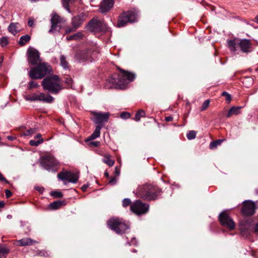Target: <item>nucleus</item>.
<instances>
[{
    "instance_id": "f257e3e1",
    "label": "nucleus",
    "mask_w": 258,
    "mask_h": 258,
    "mask_svg": "<svg viewBox=\"0 0 258 258\" xmlns=\"http://www.w3.org/2000/svg\"><path fill=\"white\" fill-rule=\"evenodd\" d=\"M162 190L158 186L151 184L140 185L137 190V197L147 201H156L161 198Z\"/></svg>"
},
{
    "instance_id": "f03ea898",
    "label": "nucleus",
    "mask_w": 258,
    "mask_h": 258,
    "mask_svg": "<svg viewBox=\"0 0 258 258\" xmlns=\"http://www.w3.org/2000/svg\"><path fill=\"white\" fill-rule=\"evenodd\" d=\"M117 69L119 73L114 74L108 81L114 87L121 89H124L130 82L135 80L136 75L134 73L126 71L119 67H117Z\"/></svg>"
},
{
    "instance_id": "7ed1b4c3",
    "label": "nucleus",
    "mask_w": 258,
    "mask_h": 258,
    "mask_svg": "<svg viewBox=\"0 0 258 258\" xmlns=\"http://www.w3.org/2000/svg\"><path fill=\"white\" fill-rule=\"evenodd\" d=\"M41 84L44 90L48 91L53 94H57L62 89L60 80L56 75L44 78L42 81Z\"/></svg>"
},
{
    "instance_id": "20e7f679",
    "label": "nucleus",
    "mask_w": 258,
    "mask_h": 258,
    "mask_svg": "<svg viewBox=\"0 0 258 258\" xmlns=\"http://www.w3.org/2000/svg\"><path fill=\"white\" fill-rule=\"evenodd\" d=\"M107 224L109 229L118 234L125 233L130 228L128 222H126L123 219L119 218H111L107 221Z\"/></svg>"
},
{
    "instance_id": "39448f33",
    "label": "nucleus",
    "mask_w": 258,
    "mask_h": 258,
    "mask_svg": "<svg viewBox=\"0 0 258 258\" xmlns=\"http://www.w3.org/2000/svg\"><path fill=\"white\" fill-rule=\"evenodd\" d=\"M228 46L231 51H235L238 46L243 53H249L252 51V43L249 39L230 40L227 41Z\"/></svg>"
},
{
    "instance_id": "423d86ee",
    "label": "nucleus",
    "mask_w": 258,
    "mask_h": 258,
    "mask_svg": "<svg viewBox=\"0 0 258 258\" xmlns=\"http://www.w3.org/2000/svg\"><path fill=\"white\" fill-rule=\"evenodd\" d=\"M50 71L51 67L47 63L42 62L32 68L29 75L32 79H41L49 74Z\"/></svg>"
},
{
    "instance_id": "0eeeda50",
    "label": "nucleus",
    "mask_w": 258,
    "mask_h": 258,
    "mask_svg": "<svg viewBox=\"0 0 258 258\" xmlns=\"http://www.w3.org/2000/svg\"><path fill=\"white\" fill-rule=\"evenodd\" d=\"M40 163L44 169L49 172H55L58 169V162L50 154L42 156L40 159Z\"/></svg>"
},
{
    "instance_id": "6e6552de",
    "label": "nucleus",
    "mask_w": 258,
    "mask_h": 258,
    "mask_svg": "<svg viewBox=\"0 0 258 258\" xmlns=\"http://www.w3.org/2000/svg\"><path fill=\"white\" fill-rule=\"evenodd\" d=\"M137 12L134 10L122 12L118 16L117 27H122L127 23H133L137 20Z\"/></svg>"
},
{
    "instance_id": "1a4fd4ad",
    "label": "nucleus",
    "mask_w": 258,
    "mask_h": 258,
    "mask_svg": "<svg viewBox=\"0 0 258 258\" xmlns=\"http://www.w3.org/2000/svg\"><path fill=\"white\" fill-rule=\"evenodd\" d=\"M131 211L137 215L146 214L149 209V205L143 203L140 200L135 201L131 206Z\"/></svg>"
},
{
    "instance_id": "9d476101",
    "label": "nucleus",
    "mask_w": 258,
    "mask_h": 258,
    "mask_svg": "<svg viewBox=\"0 0 258 258\" xmlns=\"http://www.w3.org/2000/svg\"><path fill=\"white\" fill-rule=\"evenodd\" d=\"M219 221L220 224L230 230H234L235 223L232 218L230 216L227 211H223L219 215Z\"/></svg>"
},
{
    "instance_id": "9b49d317",
    "label": "nucleus",
    "mask_w": 258,
    "mask_h": 258,
    "mask_svg": "<svg viewBox=\"0 0 258 258\" xmlns=\"http://www.w3.org/2000/svg\"><path fill=\"white\" fill-rule=\"evenodd\" d=\"M87 29L91 32H105L107 30L106 24L97 19L93 18L89 21L87 25Z\"/></svg>"
},
{
    "instance_id": "f8f14e48",
    "label": "nucleus",
    "mask_w": 258,
    "mask_h": 258,
    "mask_svg": "<svg viewBox=\"0 0 258 258\" xmlns=\"http://www.w3.org/2000/svg\"><path fill=\"white\" fill-rule=\"evenodd\" d=\"M257 208V207L254 202L246 200L242 203L241 213L244 216H251L254 214Z\"/></svg>"
},
{
    "instance_id": "ddd939ff",
    "label": "nucleus",
    "mask_w": 258,
    "mask_h": 258,
    "mask_svg": "<svg viewBox=\"0 0 258 258\" xmlns=\"http://www.w3.org/2000/svg\"><path fill=\"white\" fill-rule=\"evenodd\" d=\"M63 19L56 13H52L51 15V27L49 30V33H52L57 31H59L61 29L59 25L63 23Z\"/></svg>"
},
{
    "instance_id": "4468645a",
    "label": "nucleus",
    "mask_w": 258,
    "mask_h": 258,
    "mask_svg": "<svg viewBox=\"0 0 258 258\" xmlns=\"http://www.w3.org/2000/svg\"><path fill=\"white\" fill-rule=\"evenodd\" d=\"M57 177L66 184V181L72 183H76L79 179L78 175L70 171H61L57 174Z\"/></svg>"
},
{
    "instance_id": "2eb2a0df",
    "label": "nucleus",
    "mask_w": 258,
    "mask_h": 258,
    "mask_svg": "<svg viewBox=\"0 0 258 258\" xmlns=\"http://www.w3.org/2000/svg\"><path fill=\"white\" fill-rule=\"evenodd\" d=\"M28 62L32 65H36L40 62V53L33 48H29L27 50Z\"/></svg>"
},
{
    "instance_id": "dca6fc26",
    "label": "nucleus",
    "mask_w": 258,
    "mask_h": 258,
    "mask_svg": "<svg viewBox=\"0 0 258 258\" xmlns=\"http://www.w3.org/2000/svg\"><path fill=\"white\" fill-rule=\"evenodd\" d=\"M239 227L241 234L245 237L248 236L250 234L252 228L251 222L248 220L240 221L239 224Z\"/></svg>"
},
{
    "instance_id": "f3484780",
    "label": "nucleus",
    "mask_w": 258,
    "mask_h": 258,
    "mask_svg": "<svg viewBox=\"0 0 258 258\" xmlns=\"http://www.w3.org/2000/svg\"><path fill=\"white\" fill-rule=\"evenodd\" d=\"M30 100L31 101H42L50 103L53 102L54 98L50 95H45L43 93H41L39 94H33Z\"/></svg>"
},
{
    "instance_id": "a211bd4d",
    "label": "nucleus",
    "mask_w": 258,
    "mask_h": 258,
    "mask_svg": "<svg viewBox=\"0 0 258 258\" xmlns=\"http://www.w3.org/2000/svg\"><path fill=\"white\" fill-rule=\"evenodd\" d=\"M87 18V16L84 13H81L72 18V24L75 28L78 29L85 22Z\"/></svg>"
},
{
    "instance_id": "6ab92c4d",
    "label": "nucleus",
    "mask_w": 258,
    "mask_h": 258,
    "mask_svg": "<svg viewBox=\"0 0 258 258\" xmlns=\"http://www.w3.org/2000/svg\"><path fill=\"white\" fill-rule=\"evenodd\" d=\"M109 113H94L95 117V123L96 124L102 125V123L105 122H107L108 120L109 116Z\"/></svg>"
},
{
    "instance_id": "aec40b11",
    "label": "nucleus",
    "mask_w": 258,
    "mask_h": 258,
    "mask_svg": "<svg viewBox=\"0 0 258 258\" xmlns=\"http://www.w3.org/2000/svg\"><path fill=\"white\" fill-rule=\"evenodd\" d=\"M113 0H102L100 5V10L102 13L108 12L114 5Z\"/></svg>"
},
{
    "instance_id": "412c9836",
    "label": "nucleus",
    "mask_w": 258,
    "mask_h": 258,
    "mask_svg": "<svg viewBox=\"0 0 258 258\" xmlns=\"http://www.w3.org/2000/svg\"><path fill=\"white\" fill-rule=\"evenodd\" d=\"M16 244L19 246L33 245L37 242L30 238L25 237L16 241Z\"/></svg>"
},
{
    "instance_id": "4be33fe9",
    "label": "nucleus",
    "mask_w": 258,
    "mask_h": 258,
    "mask_svg": "<svg viewBox=\"0 0 258 258\" xmlns=\"http://www.w3.org/2000/svg\"><path fill=\"white\" fill-rule=\"evenodd\" d=\"M90 57V53L87 50H82L77 52L76 55V58L80 62H84L89 60Z\"/></svg>"
},
{
    "instance_id": "5701e85b",
    "label": "nucleus",
    "mask_w": 258,
    "mask_h": 258,
    "mask_svg": "<svg viewBox=\"0 0 258 258\" xmlns=\"http://www.w3.org/2000/svg\"><path fill=\"white\" fill-rule=\"evenodd\" d=\"M103 125L98 124L96 126L95 129L92 135L86 140V142L93 140L99 137L100 135V130Z\"/></svg>"
},
{
    "instance_id": "b1692460",
    "label": "nucleus",
    "mask_w": 258,
    "mask_h": 258,
    "mask_svg": "<svg viewBox=\"0 0 258 258\" xmlns=\"http://www.w3.org/2000/svg\"><path fill=\"white\" fill-rule=\"evenodd\" d=\"M19 25V23H11L8 26V30L10 33L15 35L20 30Z\"/></svg>"
},
{
    "instance_id": "393cba45",
    "label": "nucleus",
    "mask_w": 258,
    "mask_h": 258,
    "mask_svg": "<svg viewBox=\"0 0 258 258\" xmlns=\"http://www.w3.org/2000/svg\"><path fill=\"white\" fill-rule=\"evenodd\" d=\"M43 139L41 138V135L38 134L35 137V140H32L30 141L29 144L32 146H37L39 144L42 143Z\"/></svg>"
},
{
    "instance_id": "a878e982",
    "label": "nucleus",
    "mask_w": 258,
    "mask_h": 258,
    "mask_svg": "<svg viewBox=\"0 0 258 258\" xmlns=\"http://www.w3.org/2000/svg\"><path fill=\"white\" fill-rule=\"evenodd\" d=\"M65 201H56L50 203L49 205V208L50 210H56L60 208L62 206L65 205Z\"/></svg>"
},
{
    "instance_id": "bb28decb",
    "label": "nucleus",
    "mask_w": 258,
    "mask_h": 258,
    "mask_svg": "<svg viewBox=\"0 0 258 258\" xmlns=\"http://www.w3.org/2000/svg\"><path fill=\"white\" fill-rule=\"evenodd\" d=\"M10 252V249L4 244H0V258H6Z\"/></svg>"
},
{
    "instance_id": "cd10ccee",
    "label": "nucleus",
    "mask_w": 258,
    "mask_h": 258,
    "mask_svg": "<svg viewBox=\"0 0 258 258\" xmlns=\"http://www.w3.org/2000/svg\"><path fill=\"white\" fill-rule=\"evenodd\" d=\"M242 107H232L229 110L226 117H230L232 115H237L240 112V109Z\"/></svg>"
},
{
    "instance_id": "c85d7f7f",
    "label": "nucleus",
    "mask_w": 258,
    "mask_h": 258,
    "mask_svg": "<svg viewBox=\"0 0 258 258\" xmlns=\"http://www.w3.org/2000/svg\"><path fill=\"white\" fill-rule=\"evenodd\" d=\"M110 155L109 154H105L104 155V159L103 161L109 167H112L114 164V160L110 159Z\"/></svg>"
},
{
    "instance_id": "c756f323",
    "label": "nucleus",
    "mask_w": 258,
    "mask_h": 258,
    "mask_svg": "<svg viewBox=\"0 0 258 258\" xmlns=\"http://www.w3.org/2000/svg\"><path fill=\"white\" fill-rule=\"evenodd\" d=\"M30 39H31V37L29 35L26 34V35H23L20 37V40L18 42L19 44L21 46H24L27 43L29 42Z\"/></svg>"
},
{
    "instance_id": "7c9ffc66",
    "label": "nucleus",
    "mask_w": 258,
    "mask_h": 258,
    "mask_svg": "<svg viewBox=\"0 0 258 258\" xmlns=\"http://www.w3.org/2000/svg\"><path fill=\"white\" fill-rule=\"evenodd\" d=\"M60 64L64 69L69 68V63L67 60L66 57L63 55L60 56Z\"/></svg>"
},
{
    "instance_id": "2f4dec72",
    "label": "nucleus",
    "mask_w": 258,
    "mask_h": 258,
    "mask_svg": "<svg viewBox=\"0 0 258 258\" xmlns=\"http://www.w3.org/2000/svg\"><path fill=\"white\" fill-rule=\"evenodd\" d=\"M145 112L144 110H139V111H138L136 114H135V116L134 118V119L136 121H139L141 119V118L142 117H145Z\"/></svg>"
},
{
    "instance_id": "473e14b6",
    "label": "nucleus",
    "mask_w": 258,
    "mask_h": 258,
    "mask_svg": "<svg viewBox=\"0 0 258 258\" xmlns=\"http://www.w3.org/2000/svg\"><path fill=\"white\" fill-rule=\"evenodd\" d=\"M224 140L219 139L211 142L210 144V148L211 149L216 148L218 146L221 144Z\"/></svg>"
},
{
    "instance_id": "72a5a7b5",
    "label": "nucleus",
    "mask_w": 258,
    "mask_h": 258,
    "mask_svg": "<svg viewBox=\"0 0 258 258\" xmlns=\"http://www.w3.org/2000/svg\"><path fill=\"white\" fill-rule=\"evenodd\" d=\"M197 132L195 131H190L186 135L187 138L190 140L196 138Z\"/></svg>"
},
{
    "instance_id": "f704fd0d",
    "label": "nucleus",
    "mask_w": 258,
    "mask_h": 258,
    "mask_svg": "<svg viewBox=\"0 0 258 258\" xmlns=\"http://www.w3.org/2000/svg\"><path fill=\"white\" fill-rule=\"evenodd\" d=\"M210 102V101L209 99H207V100H205L203 102V103L202 104V105L201 107V108H200L201 111H204V110H206L209 106Z\"/></svg>"
},
{
    "instance_id": "c9c22d12",
    "label": "nucleus",
    "mask_w": 258,
    "mask_h": 258,
    "mask_svg": "<svg viewBox=\"0 0 258 258\" xmlns=\"http://www.w3.org/2000/svg\"><path fill=\"white\" fill-rule=\"evenodd\" d=\"M132 202L130 199L125 198L122 201V206L123 207H127V206H131Z\"/></svg>"
},
{
    "instance_id": "e433bc0d",
    "label": "nucleus",
    "mask_w": 258,
    "mask_h": 258,
    "mask_svg": "<svg viewBox=\"0 0 258 258\" xmlns=\"http://www.w3.org/2000/svg\"><path fill=\"white\" fill-rule=\"evenodd\" d=\"M0 43L2 46L4 47L8 44V38L6 37H3L0 40Z\"/></svg>"
},
{
    "instance_id": "4c0bfd02",
    "label": "nucleus",
    "mask_w": 258,
    "mask_h": 258,
    "mask_svg": "<svg viewBox=\"0 0 258 258\" xmlns=\"http://www.w3.org/2000/svg\"><path fill=\"white\" fill-rule=\"evenodd\" d=\"M50 195L54 198H61L63 196L62 194L60 191H51Z\"/></svg>"
},
{
    "instance_id": "58836bf2",
    "label": "nucleus",
    "mask_w": 258,
    "mask_h": 258,
    "mask_svg": "<svg viewBox=\"0 0 258 258\" xmlns=\"http://www.w3.org/2000/svg\"><path fill=\"white\" fill-rule=\"evenodd\" d=\"M39 86L38 84L35 81H30L28 84V88L31 89L36 88Z\"/></svg>"
},
{
    "instance_id": "ea45409f",
    "label": "nucleus",
    "mask_w": 258,
    "mask_h": 258,
    "mask_svg": "<svg viewBox=\"0 0 258 258\" xmlns=\"http://www.w3.org/2000/svg\"><path fill=\"white\" fill-rule=\"evenodd\" d=\"M221 95L226 97V100L229 103L231 100V96L228 94L227 92H223Z\"/></svg>"
},
{
    "instance_id": "a19ab883",
    "label": "nucleus",
    "mask_w": 258,
    "mask_h": 258,
    "mask_svg": "<svg viewBox=\"0 0 258 258\" xmlns=\"http://www.w3.org/2000/svg\"><path fill=\"white\" fill-rule=\"evenodd\" d=\"M120 116L122 119H127L130 117L131 114L128 112H122L120 113Z\"/></svg>"
},
{
    "instance_id": "79ce46f5",
    "label": "nucleus",
    "mask_w": 258,
    "mask_h": 258,
    "mask_svg": "<svg viewBox=\"0 0 258 258\" xmlns=\"http://www.w3.org/2000/svg\"><path fill=\"white\" fill-rule=\"evenodd\" d=\"M35 130L33 128H30V130H27L24 132L23 134L24 136H30L33 134L35 133Z\"/></svg>"
},
{
    "instance_id": "37998d69",
    "label": "nucleus",
    "mask_w": 258,
    "mask_h": 258,
    "mask_svg": "<svg viewBox=\"0 0 258 258\" xmlns=\"http://www.w3.org/2000/svg\"><path fill=\"white\" fill-rule=\"evenodd\" d=\"M64 82L69 86H71L72 84L73 80L70 77L67 76L64 79Z\"/></svg>"
},
{
    "instance_id": "c03bdc74",
    "label": "nucleus",
    "mask_w": 258,
    "mask_h": 258,
    "mask_svg": "<svg viewBox=\"0 0 258 258\" xmlns=\"http://www.w3.org/2000/svg\"><path fill=\"white\" fill-rule=\"evenodd\" d=\"M74 40L81 39L83 38V34L81 32H78L74 35Z\"/></svg>"
},
{
    "instance_id": "a18cd8bd",
    "label": "nucleus",
    "mask_w": 258,
    "mask_h": 258,
    "mask_svg": "<svg viewBox=\"0 0 258 258\" xmlns=\"http://www.w3.org/2000/svg\"><path fill=\"white\" fill-rule=\"evenodd\" d=\"M100 144V142L99 141H91L89 143V145L92 147H97L99 146Z\"/></svg>"
},
{
    "instance_id": "49530a36",
    "label": "nucleus",
    "mask_w": 258,
    "mask_h": 258,
    "mask_svg": "<svg viewBox=\"0 0 258 258\" xmlns=\"http://www.w3.org/2000/svg\"><path fill=\"white\" fill-rule=\"evenodd\" d=\"M77 29V28H75L74 26H73V27H66V33H69L71 32H73V31H75Z\"/></svg>"
},
{
    "instance_id": "de8ad7c7",
    "label": "nucleus",
    "mask_w": 258,
    "mask_h": 258,
    "mask_svg": "<svg viewBox=\"0 0 258 258\" xmlns=\"http://www.w3.org/2000/svg\"><path fill=\"white\" fill-rule=\"evenodd\" d=\"M116 177H111L109 180V183L112 185H114L116 183Z\"/></svg>"
},
{
    "instance_id": "09e8293b",
    "label": "nucleus",
    "mask_w": 258,
    "mask_h": 258,
    "mask_svg": "<svg viewBox=\"0 0 258 258\" xmlns=\"http://www.w3.org/2000/svg\"><path fill=\"white\" fill-rule=\"evenodd\" d=\"M28 25L30 27H34V20L33 19H31V18H30L29 20H28Z\"/></svg>"
},
{
    "instance_id": "8fccbe9b",
    "label": "nucleus",
    "mask_w": 258,
    "mask_h": 258,
    "mask_svg": "<svg viewBox=\"0 0 258 258\" xmlns=\"http://www.w3.org/2000/svg\"><path fill=\"white\" fill-rule=\"evenodd\" d=\"M5 194L7 198H10L12 195V192L9 189H6L5 190Z\"/></svg>"
},
{
    "instance_id": "3c124183",
    "label": "nucleus",
    "mask_w": 258,
    "mask_h": 258,
    "mask_svg": "<svg viewBox=\"0 0 258 258\" xmlns=\"http://www.w3.org/2000/svg\"><path fill=\"white\" fill-rule=\"evenodd\" d=\"M0 180L1 181H4L6 183H9V181L5 178V177L3 176V174L0 172Z\"/></svg>"
},
{
    "instance_id": "603ef678",
    "label": "nucleus",
    "mask_w": 258,
    "mask_h": 258,
    "mask_svg": "<svg viewBox=\"0 0 258 258\" xmlns=\"http://www.w3.org/2000/svg\"><path fill=\"white\" fill-rule=\"evenodd\" d=\"M35 189L41 193L44 191V188L43 187L36 186Z\"/></svg>"
},
{
    "instance_id": "864d4df0",
    "label": "nucleus",
    "mask_w": 258,
    "mask_h": 258,
    "mask_svg": "<svg viewBox=\"0 0 258 258\" xmlns=\"http://www.w3.org/2000/svg\"><path fill=\"white\" fill-rule=\"evenodd\" d=\"M114 173L116 176H118L120 173L119 169L117 167H115Z\"/></svg>"
},
{
    "instance_id": "5fc2aeb1",
    "label": "nucleus",
    "mask_w": 258,
    "mask_h": 258,
    "mask_svg": "<svg viewBox=\"0 0 258 258\" xmlns=\"http://www.w3.org/2000/svg\"><path fill=\"white\" fill-rule=\"evenodd\" d=\"M165 120L167 122L171 121L173 120V117L172 116H168L165 117Z\"/></svg>"
},
{
    "instance_id": "6e6d98bb",
    "label": "nucleus",
    "mask_w": 258,
    "mask_h": 258,
    "mask_svg": "<svg viewBox=\"0 0 258 258\" xmlns=\"http://www.w3.org/2000/svg\"><path fill=\"white\" fill-rule=\"evenodd\" d=\"M88 187V185L87 184H84L82 186L81 189L83 191H85L87 190Z\"/></svg>"
},
{
    "instance_id": "4d7b16f0",
    "label": "nucleus",
    "mask_w": 258,
    "mask_h": 258,
    "mask_svg": "<svg viewBox=\"0 0 258 258\" xmlns=\"http://www.w3.org/2000/svg\"><path fill=\"white\" fill-rule=\"evenodd\" d=\"M67 39L68 40H74V35H71V36H69V37H67Z\"/></svg>"
},
{
    "instance_id": "13d9d810",
    "label": "nucleus",
    "mask_w": 258,
    "mask_h": 258,
    "mask_svg": "<svg viewBox=\"0 0 258 258\" xmlns=\"http://www.w3.org/2000/svg\"><path fill=\"white\" fill-rule=\"evenodd\" d=\"M5 205V203L4 201H0V208H3V207H4Z\"/></svg>"
},
{
    "instance_id": "bf43d9fd",
    "label": "nucleus",
    "mask_w": 258,
    "mask_h": 258,
    "mask_svg": "<svg viewBox=\"0 0 258 258\" xmlns=\"http://www.w3.org/2000/svg\"><path fill=\"white\" fill-rule=\"evenodd\" d=\"M4 60V57L3 56L0 57V67H1V64Z\"/></svg>"
},
{
    "instance_id": "052dcab7",
    "label": "nucleus",
    "mask_w": 258,
    "mask_h": 258,
    "mask_svg": "<svg viewBox=\"0 0 258 258\" xmlns=\"http://www.w3.org/2000/svg\"><path fill=\"white\" fill-rule=\"evenodd\" d=\"M64 8L67 9L69 12H70L68 5H64Z\"/></svg>"
},
{
    "instance_id": "680f3d73",
    "label": "nucleus",
    "mask_w": 258,
    "mask_h": 258,
    "mask_svg": "<svg viewBox=\"0 0 258 258\" xmlns=\"http://www.w3.org/2000/svg\"><path fill=\"white\" fill-rule=\"evenodd\" d=\"M104 175L107 177V178H108L109 175V173L107 172H105L104 173Z\"/></svg>"
},
{
    "instance_id": "e2e57ef3",
    "label": "nucleus",
    "mask_w": 258,
    "mask_h": 258,
    "mask_svg": "<svg viewBox=\"0 0 258 258\" xmlns=\"http://www.w3.org/2000/svg\"><path fill=\"white\" fill-rule=\"evenodd\" d=\"M255 231L258 233V223L256 224L255 226Z\"/></svg>"
},
{
    "instance_id": "0e129e2a",
    "label": "nucleus",
    "mask_w": 258,
    "mask_h": 258,
    "mask_svg": "<svg viewBox=\"0 0 258 258\" xmlns=\"http://www.w3.org/2000/svg\"><path fill=\"white\" fill-rule=\"evenodd\" d=\"M255 21L258 23V14L255 17Z\"/></svg>"
},
{
    "instance_id": "69168bd1",
    "label": "nucleus",
    "mask_w": 258,
    "mask_h": 258,
    "mask_svg": "<svg viewBox=\"0 0 258 258\" xmlns=\"http://www.w3.org/2000/svg\"><path fill=\"white\" fill-rule=\"evenodd\" d=\"M8 139L11 141H12L14 139V138L12 136H8Z\"/></svg>"
},
{
    "instance_id": "338daca9",
    "label": "nucleus",
    "mask_w": 258,
    "mask_h": 258,
    "mask_svg": "<svg viewBox=\"0 0 258 258\" xmlns=\"http://www.w3.org/2000/svg\"><path fill=\"white\" fill-rule=\"evenodd\" d=\"M255 192L256 195H258V188L255 189Z\"/></svg>"
}]
</instances>
